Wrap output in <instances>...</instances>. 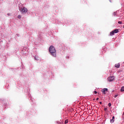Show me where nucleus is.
Listing matches in <instances>:
<instances>
[{
  "mask_svg": "<svg viewBox=\"0 0 124 124\" xmlns=\"http://www.w3.org/2000/svg\"><path fill=\"white\" fill-rule=\"evenodd\" d=\"M49 52L50 53V55L56 58L57 57V54L56 53V49L53 46H51L49 48Z\"/></svg>",
  "mask_w": 124,
  "mask_h": 124,
  "instance_id": "f257e3e1",
  "label": "nucleus"
},
{
  "mask_svg": "<svg viewBox=\"0 0 124 124\" xmlns=\"http://www.w3.org/2000/svg\"><path fill=\"white\" fill-rule=\"evenodd\" d=\"M19 11H20L21 13H23V14H25L27 13V12H28V9L25 7L21 8H19Z\"/></svg>",
  "mask_w": 124,
  "mask_h": 124,
  "instance_id": "f03ea898",
  "label": "nucleus"
},
{
  "mask_svg": "<svg viewBox=\"0 0 124 124\" xmlns=\"http://www.w3.org/2000/svg\"><path fill=\"white\" fill-rule=\"evenodd\" d=\"M114 79L115 77L114 76L109 77L108 78V82H112V81H114Z\"/></svg>",
  "mask_w": 124,
  "mask_h": 124,
  "instance_id": "7ed1b4c3",
  "label": "nucleus"
},
{
  "mask_svg": "<svg viewBox=\"0 0 124 124\" xmlns=\"http://www.w3.org/2000/svg\"><path fill=\"white\" fill-rule=\"evenodd\" d=\"M103 94H106V92H108V89L107 88H104L102 91Z\"/></svg>",
  "mask_w": 124,
  "mask_h": 124,
  "instance_id": "20e7f679",
  "label": "nucleus"
},
{
  "mask_svg": "<svg viewBox=\"0 0 124 124\" xmlns=\"http://www.w3.org/2000/svg\"><path fill=\"white\" fill-rule=\"evenodd\" d=\"M114 33H118L119 32V30L118 29H115L113 31Z\"/></svg>",
  "mask_w": 124,
  "mask_h": 124,
  "instance_id": "39448f33",
  "label": "nucleus"
},
{
  "mask_svg": "<svg viewBox=\"0 0 124 124\" xmlns=\"http://www.w3.org/2000/svg\"><path fill=\"white\" fill-rule=\"evenodd\" d=\"M115 67L117 68H119L120 67V63H117L115 65Z\"/></svg>",
  "mask_w": 124,
  "mask_h": 124,
  "instance_id": "423d86ee",
  "label": "nucleus"
},
{
  "mask_svg": "<svg viewBox=\"0 0 124 124\" xmlns=\"http://www.w3.org/2000/svg\"><path fill=\"white\" fill-rule=\"evenodd\" d=\"M114 34H115V33L113 31L110 32V35L112 36L114 35Z\"/></svg>",
  "mask_w": 124,
  "mask_h": 124,
  "instance_id": "0eeeda50",
  "label": "nucleus"
},
{
  "mask_svg": "<svg viewBox=\"0 0 124 124\" xmlns=\"http://www.w3.org/2000/svg\"><path fill=\"white\" fill-rule=\"evenodd\" d=\"M121 92H124V86H123V87L121 88Z\"/></svg>",
  "mask_w": 124,
  "mask_h": 124,
  "instance_id": "6e6552de",
  "label": "nucleus"
},
{
  "mask_svg": "<svg viewBox=\"0 0 124 124\" xmlns=\"http://www.w3.org/2000/svg\"><path fill=\"white\" fill-rule=\"evenodd\" d=\"M110 123L111 124H113V123H114V119H112L110 120Z\"/></svg>",
  "mask_w": 124,
  "mask_h": 124,
  "instance_id": "1a4fd4ad",
  "label": "nucleus"
},
{
  "mask_svg": "<svg viewBox=\"0 0 124 124\" xmlns=\"http://www.w3.org/2000/svg\"><path fill=\"white\" fill-rule=\"evenodd\" d=\"M68 120H66L65 121V124H68Z\"/></svg>",
  "mask_w": 124,
  "mask_h": 124,
  "instance_id": "9d476101",
  "label": "nucleus"
},
{
  "mask_svg": "<svg viewBox=\"0 0 124 124\" xmlns=\"http://www.w3.org/2000/svg\"><path fill=\"white\" fill-rule=\"evenodd\" d=\"M118 24L122 25V24H123V22L122 21H118Z\"/></svg>",
  "mask_w": 124,
  "mask_h": 124,
  "instance_id": "9b49d317",
  "label": "nucleus"
},
{
  "mask_svg": "<svg viewBox=\"0 0 124 124\" xmlns=\"http://www.w3.org/2000/svg\"><path fill=\"white\" fill-rule=\"evenodd\" d=\"M112 105V104H111V103H108V106H109V107H111V106Z\"/></svg>",
  "mask_w": 124,
  "mask_h": 124,
  "instance_id": "f8f14e48",
  "label": "nucleus"
},
{
  "mask_svg": "<svg viewBox=\"0 0 124 124\" xmlns=\"http://www.w3.org/2000/svg\"><path fill=\"white\" fill-rule=\"evenodd\" d=\"M21 16L20 15L18 16V19H21Z\"/></svg>",
  "mask_w": 124,
  "mask_h": 124,
  "instance_id": "ddd939ff",
  "label": "nucleus"
},
{
  "mask_svg": "<svg viewBox=\"0 0 124 124\" xmlns=\"http://www.w3.org/2000/svg\"><path fill=\"white\" fill-rule=\"evenodd\" d=\"M113 15H114V16H116V15H117V13H114Z\"/></svg>",
  "mask_w": 124,
  "mask_h": 124,
  "instance_id": "4468645a",
  "label": "nucleus"
},
{
  "mask_svg": "<svg viewBox=\"0 0 124 124\" xmlns=\"http://www.w3.org/2000/svg\"><path fill=\"white\" fill-rule=\"evenodd\" d=\"M117 96H118V94L115 95H114L115 98H116V97H117Z\"/></svg>",
  "mask_w": 124,
  "mask_h": 124,
  "instance_id": "2eb2a0df",
  "label": "nucleus"
},
{
  "mask_svg": "<svg viewBox=\"0 0 124 124\" xmlns=\"http://www.w3.org/2000/svg\"><path fill=\"white\" fill-rule=\"evenodd\" d=\"M104 110L105 111H107V108H105Z\"/></svg>",
  "mask_w": 124,
  "mask_h": 124,
  "instance_id": "dca6fc26",
  "label": "nucleus"
},
{
  "mask_svg": "<svg viewBox=\"0 0 124 124\" xmlns=\"http://www.w3.org/2000/svg\"><path fill=\"white\" fill-rule=\"evenodd\" d=\"M7 15H8V16H11V14H9V13H8V14H7Z\"/></svg>",
  "mask_w": 124,
  "mask_h": 124,
  "instance_id": "f3484780",
  "label": "nucleus"
},
{
  "mask_svg": "<svg viewBox=\"0 0 124 124\" xmlns=\"http://www.w3.org/2000/svg\"><path fill=\"white\" fill-rule=\"evenodd\" d=\"M94 93H95V94L97 93V92H96V91H94Z\"/></svg>",
  "mask_w": 124,
  "mask_h": 124,
  "instance_id": "a211bd4d",
  "label": "nucleus"
},
{
  "mask_svg": "<svg viewBox=\"0 0 124 124\" xmlns=\"http://www.w3.org/2000/svg\"><path fill=\"white\" fill-rule=\"evenodd\" d=\"M114 119H115V116L112 117V119L114 120Z\"/></svg>",
  "mask_w": 124,
  "mask_h": 124,
  "instance_id": "6ab92c4d",
  "label": "nucleus"
},
{
  "mask_svg": "<svg viewBox=\"0 0 124 124\" xmlns=\"http://www.w3.org/2000/svg\"><path fill=\"white\" fill-rule=\"evenodd\" d=\"M98 99H99V98H97L96 99V100H98Z\"/></svg>",
  "mask_w": 124,
  "mask_h": 124,
  "instance_id": "aec40b11",
  "label": "nucleus"
},
{
  "mask_svg": "<svg viewBox=\"0 0 124 124\" xmlns=\"http://www.w3.org/2000/svg\"><path fill=\"white\" fill-rule=\"evenodd\" d=\"M100 104H102V103L101 102H99Z\"/></svg>",
  "mask_w": 124,
  "mask_h": 124,
  "instance_id": "412c9836",
  "label": "nucleus"
},
{
  "mask_svg": "<svg viewBox=\"0 0 124 124\" xmlns=\"http://www.w3.org/2000/svg\"><path fill=\"white\" fill-rule=\"evenodd\" d=\"M35 60H37V59H36V57H35Z\"/></svg>",
  "mask_w": 124,
  "mask_h": 124,
  "instance_id": "4be33fe9",
  "label": "nucleus"
}]
</instances>
